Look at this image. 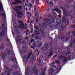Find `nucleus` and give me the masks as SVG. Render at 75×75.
<instances>
[{
  "instance_id": "nucleus-49",
  "label": "nucleus",
  "mask_w": 75,
  "mask_h": 75,
  "mask_svg": "<svg viewBox=\"0 0 75 75\" xmlns=\"http://www.w3.org/2000/svg\"><path fill=\"white\" fill-rule=\"evenodd\" d=\"M69 38V36L67 35L66 37V40H68Z\"/></svg>"
},
{
  "instance_id": "nucleus-19",
  "label": "nucleus",
  "mask_w": 75,
  "mask_h": 75,
  "mask_svg": "<svg viewBox=\"0 0 75 75\" xmlns=\"http://www.w3.org/2000/svg\"><path fill=\"white\" fill-rule=\"evenodd\" d=\"M66 28V26H65V25L62 26L61 27V29H60L61 31H64V30H65Z\"/></svg>"
},
{
  "instance_id": "nucleus-36",
  "label": "nucleus",
  "mask_w": 75,
  "mask_h": 75,
  "mask_svg": "<svg viewBox=\"0 0 75 75\" xmlns=\"http://www.w3.org/2000/svg\"><path fill=\"white\" fill-rule=\"evenodd\" d=\"M18 74H19V72H18V71H14L13 72V74L14 75H18Z\"/></svg>"
},
{
  "instance_id": "nucleus-18",
  "label": "nucleus",
  "mask_w": 75,
  "mask_h": 75,
  "mask_svg": "<svg viewBox=\"0 0 75 75\" xmlns=\"http://www.w3.org/2000/svg\"><path fill=\"white\" fill-rule=\"evenodd\" d=\"M5 35V30H3L2 32L0 34V37H2V36H4Z\"/></svg>"
},
{
  "instance_id": "nucleus-64",
  "label": "nucleus",
  "mask_w": 75,
  "mask_h": 75,
  "mask_svg": "<svg viewBox=\"0 0 75 75\" xmlns=\"http://www.w3.org/2000/svg\"><path fill=\"white\" fill-rule=\"evenodd\" d=\"M71 34V32H68L67 33V34H68L69 35H70V34Z\"/></svg>"
},
{
  "instance_id": "nucleus-46",
  "label": "nucleus",
  "mask_w": 75,
  "mask_h": 75,
  "mask_svg": "<svg viewBox=\"0 0 75 75\" xmlns=\"http://www.w3.org/2000/svg\"><path fill=\"white\" fill-rule=\"evenodd\" d=\"M30 17L29 16H28V23H30Z\"/></svg>"
},
{
  "instance_id": "nucleus-20",
  "label": "nucleus",
  "mask_w": 75,
  "mask_h": 75,
  "mask_svg": "<svg viewBox=\"0 0 75 75\" xmlns=\"http://www.w3.org/2000/svg\"><path fill=\"white\" fill-rule=\"evenodd\" d=\"M66 18H66V17L65 16H63L62 20V23H64L65 21V20H66Z\"/></svg>"
},
{
  "instance_id": "nucleus-40",
  "label": "nucleus",
  "mask_w": 75,
  "mask_h": 75,
  "mask_svg": "<svg viewBox=\"0 0 75 75\" xmlns=\"http://www.w3.org/2000/svg\"><path fill=\"white\" fill-rule=\"evenodd\" d=\"M1 16L2 17V16H3V17H6V14L3 13H2V14L1 13Z\"/></svg>"
},
{
  "instance_id": "nucleus-15",
  "label": "nucleus",
  "mask_w": 75,
  "mask_h": 75,
  "mask_svg": "<svg viewBox=\"0 0 75 75\" xmlns=\"http://www.w3.org/2000/svg\"><path fill=\"white\" fill-rule=\"evenodd\" d=\"M5 51L6 54L7 55H10V50H8L7 49H6L5 50Z\"/></svg>"
},
{
  "instance_id": "nucleus-54",
  "label": "nucleus",
  "mask_w": 75,
  "mask_h": 75,
  "mask_svg": "<svg viewBox=\"0 0 75 75\" xmlns=\"http://www.w3.org/2000/svg\"><path fill=\"white\" fill-rule=\"evenodd\" d=\"M28 33H30V30H27L25 31V33H28Z\"/></svg>"
},
{
  "instance_id": "nucleus-52",
  "label": "nucleus",
  "mask_w": 75,
  "mask_h": 75,
  "mask_svg": "<svg viewBox=\"0 0 75 75\" xmlns=\"http://www.w3.org/2000/svg\"><path fill=\"white\" fill-rule=\"evenodd\" d=\"M59 7H60V9H61L62 10H63V9H65V7H63L62 6H60Z\"/></svg>"
},
{
  "instance_id": "nucleus-24",
  "label": "nucleus",
  "mask_w": 75,
  "mask_h": 75,
  "mask_svg": "<svg viewBox=\"0 0 75 75\" xmlns=\"http://www.w3.org/2000/svg\"><path fill=\"white\" fill-rule=\"evenodd\" d=\"M13 26L16 30H17V29H18V27H17V23H13Z\"/></svg>"
},
{
  "instance_id": "nucleus-50",
  "label": "nucleus",
  "mask_w": 75,
  "mask_h": 75,
  "mask_svg": "<svg viewBox=\"0 0 75 75\" xmlns=\"http://www.w3.org/2000/svg\"><path fill=\"white\" fill-rule=\"evenodd\" d=\"M43 52L45 54H46L48 53V51H47V50H45Z\"/></svg>"
},
{
  "instance_id": "nucleus-14",
  "label": "nucleus",
  "mask_w": 75,
  "mask_h": 75,
  "mask_svg": "<svg viewBox=\"0 0 75 75\" xmlns=\"http://www.w3.org/2000/svg\"><path fill=\"white\" fill-rule=\"evenodd\" d=\"M4 26H5V22L4 21L2 22L1 23V28H3L4 27Z\"/></svg>"
},
{
  "instance_id": "nucleus-59",
  "label": "nucleus",
  "mask_w": 75,
  "mask_h": 75,
  "mask_svg": "<svg viewBox=\"0 0 75 75\" xmlns=\"http://www.w3.org/2000/svg\"><path fill=\"white\" fill-rule=\"evenodd\" d=\"M65 38V36L64 35H63L62 36L61 39H64Z\"/></svg>"
},
{
  "instance_id": "nucleus-43",
  "label": "nucleus",
  "mask_w": 75,
  "mask_h": 75,
  "mask_svg": "<svg viewBox=\"0 0 75 75\" xmlns=\"http://www.w3.org/2000/svg\"><path fill=\"white\" fill-rule=\"evenodd\" d=\"M57 24H58V23H59V21H61V20H60V19H57Z\"/></svg>"
},
{
  "instance_id": "nucleus-44",
  "label": "nucleus",
  "mask_w": 75,
  "mask_h": 75,
  "mask_svg": "<svg viewBox=\"0 0 75 75\" xmlns=\"http://www.w3.org/2000/svg\"><path fill=\"white\" fill-rule=\"evenodd\" d=\"M4 45L3 44L1 45V47H0V49L2 48V49H4Z\"/></svg>"
},
{
  "instance_id": "nucleus-33",
  "label": "nucleus",
  "mask_w": 75,
  "mask_h": 75,
  "mask_svg": "<svg viewBox=\"0 0 75 75\" xmlns=\"http://www.w3.org/2000/svg\"><path fill=\"white\" fill-rule=\"evenodd\" d=\"M53 55V52L52 51L51 53H49V54L48 55V57H52Z\"/></svg>"
},
{
  "instance_id": "nucleus-21",
  "label": "nucleus",
  "mask_w": 75,
  "mask_h": 75,
  "mask_svg": "<svg viewBox=\"0 0 75 75\" xmlns=\"http://www.w3.org/2000/svg\"><path fill=\"white\" fill-rule=\"evenodd\" d=\"M60 48H58L56 49L55 50V53H58V52H59V51H60Z\"/></svg>"
},
{
  "instance_id": "nucleus-60",
  "label": "nucleus",
  "mask_w": 75,
  "mask_h": 75,
  "mask_svg": "<svg viewBox=\"0 0 75 75\" xmlns=\"http://www.w3.org/2000/svg\"><path fill=\"white\" fill-rule=\"evenodd\" d=\"M41 66H43L44 65V63L42 62L41 63Z\"/></svg>"
},
{
  "instance_id": "nucleus-7",
  "label": "nucleus",
  "mask_w": 75,
  "mask_h": 75,
  "mask_svg": "<svg viewBox=\"0 0 75 75\" xmlns=\"http://www.w3.org/2000/svg\"><path fill=\"white\" fill-rule=\"evenodd\" d=\"M13 10L15 11H16V13L17 14H19V15H21V16H23V13H21L20 11H19V9H18L14 8Z\"/></svg>"
},
{
  "instance_id": "nucleus-39",
  "label": "nucleus",
  "mask_w": 75,
  "mask_h": 75,
  "mask_svg": "<svg viewBox=\"0 0 75 75\" xmlns=\"http://www.w3.org/2000/svg\"><path fill=\"white\" fill-rule=\"evenodd\" d=\"M42 45V43H41V44L39 45H38V48H40V47H41Z\"/></svg>"
},
{
  "instance_id": "nucleus-3",
  "label": "nucleus",
  "mask_w": 75,
  "mask_h": 75,
  "mask_svg": "<svg viewBox=\"0 0 75 75\" xmlns=\"http://www.w3.org/2000/svg\"><path fill=\"white\" fill-rule=\"evenodd\" d=\"M70 51H71V49L69 48L67 50V52H68L66 53L67 57V58H68L69 60H70L71 58V52H70Z\"/></svg>"
},
{
  "instance_id": "nucleus-51",
  "label": "nucleus",
  "mask_w": 75,
  "mask_h": 75,
  "mask_svg": "<svg viewBox=\"0 0 75 75\" xmlns=\"http://www.w3.org/2000/svg\"><path fill=\"white\" fill-rule=\"evenodd\" d=\"M73 1H74L73 0H70V1H69L68 2V3L69 4H71V3H72V2H73Z\"/></svg>"
},
{
  "instance_id": "nucleus-22",
  "label": "nucleus",
  "mask_w": 75,
  "mask_h": 75,
  "mask_svg": "<svg viewBox=\"0 0 75 75\" xmlns=\"http://www.w3.org/2000/svg\"><path fill=\"white\" fill-rule=\"evenodd\" d=\"M42 25L45 28H46L47 27V25L46 24V22H44L42 24Z\"/></svg>"
},
{
  "instance_id": "nucleus-55",
  "label": "nucleus",
  "mask_w": 75,
  "mask_h": 75,
  "mask_svg": "<svg viewBox=\"0 0 75 75\" xmlns=\"http://www.w3.org/2000/svg\"><path fill=\"white\" fill-rule=\"evenodd\" d=\"M37 17H38V15H37V13H35V18H37Z\"/></svg>"
},
{
  "instance_id": "nucleus-61",
  "label": "nucleus",
  "mask_w": 75,
  "mask_h": 75,
  "mask_svg": "<svg viewBox=\"0 0 75 75\" xmlns=\"http://www.w3.org/2000/svg\"><path fill=\"white\" fill-rule=\"evenodd\" d=\"M31 48H33V50H35V48H34V47L32 46H31Z\"/></svg>"
},
{
  "instance_id": "nucleus-23",
  "label": "nucleus",
  "mask_w": 75,
  "mask_h": 75,
  "mask_svg": "<svg viewBox=\"0 0 75 75\" xmlns=\"http://www.w3.org/2000/svg\"><path fill=\"white\" fill-rule=\"evenodd\" d=\"M69 23V20L68 19L65 22L66 25H68Z\"/></svg>"
},
{
  "instance_id": "nucleus-6",
  "label": "nucleus",
  "mask_w": 75,
  "mask_h": 75,
  "mask_svg": "<svg viewBox=\"0 0 75 75\" xmlns=\"http://www.w3.org/2000/svg\"><path fill=\"white\" fill-rule=\"evenodd\" d=\"M15 1L12 3V5H17L18 4H22V1L21 0H15Z\"/></svg>"
},
{
  "instance_id": "nucleus-12",
  "label": "nucleus",
  "mask_w": 75,
  "mask_h": 75,
  "mask_svg": "<svg viewBox=\"0 0 75 75\" xmlns=\"http://www.w3.org/2000/svg\"><path fill=\"white\" fill-rule=\"evenodd\" d=\"M27 52V50H21L20 53L21 54H24L26 53Z\"/></svg>"
},
{
  "instance_id": "nucleus-47",
  "label": "nucleus",
  "mask_w": 75,
  "mask_h": 75,
  "mask_svg": "<svg viewBox=\"0 0 75 75\" xmlns=\"http://www.w3.org/2000/svg\"><path fill=\"white\" fill-rule=\"evenodd\" d=\"M35 28L36 30H40V28L38 26L36 25L35 26Z\"/></svg>"
},
{
  "instance_id": "nucleus-30",
  "label": "nucleus",
  "mask_w": 75,
  "mask_h": 75,
  "mask_svg": "<svg viewBox=\"0 0 75 75\" xmlns=\"http://www.w3.org/2000/svg\"><path fill=\"white\" fill-rule=\"evenodd\" d=\"M28 69H29V67H28L25 71V75H27L28 74Z\"/></svg>"
},
{
  "instance_id": "nucleus-42",
  "label": "nucleus",
  "mask_w": 75,
  "mask_h": 75,
  "mask_svg": "<svg viewBox=\"0 0 75 75\" xmlns=\"http://www.w3.org/2000/svg\"><path fill=\"white\" fill-rule=\"evenodd\" d=\"M58 69L57 70V72H59L60 71L59 70H61L62 69V67L60 66H59V68H58Z\"/></svg>"
},
{
  "instance_id": "nucleus-16",
  "label": "nucleus",
  "mask_w": 75,
  "mask_h": 75,
  "mask_svg": "<svg viewBox=\"0 0 75 75\" xmlns=\"http://www.w3.org/2000/svg\"><path fill=\"white\" fill-rule=\"evenodd\" d=\"M64 14L65 15L66 17H69V16H71V13H67L65 12H63Z\"/></svg>"
},
{
  "instance_id": "nucleus-13",
  "label": "nucleus",
  "mask_w": 75,
  "mask_h": 75,
  "mask_svg": "<svg viewBox=\"0 0 75 75\" xmlns=\"http://www.w3.org/2000/svg\"><path fill=\"white\" fill-rule=\"evenodd\" d=\"M17 66L16 65H13L11 67V69L12 70H15V69H17Z\"/></svg>"
},
{
  "instance_id": "nucleus-48",
  "label": "nucleus",
  "mask_w": 75,
  "mask_h": 75,
  "mask_svg": "<svg viewBox=\"0 0 75 75\" xmlns=\"http://www.w3.org/2000/svg\"><path fill=\"white\" fill-rule=\"evenodd\" d=\"M18 22L20 23V24H23V23H24L23 22V21H21L20 20H18Z\"/></svg>"
},
{
  "instance_id": "nucleus-11",
  "label": "nucleus",
  "mask_w": 75,
  "mask_h": 75,
  "mask_svg": "<svg viewBox=\"0 0 75 75\" xmlns=\"http://www.w3.org/2000/svg\"><path fill=\"white\" fill-rule=\"evenodd\" d=\"M54 11H55L57 12V13H59L60 15L61 14V11L58 9V8H56L54 9Z\"/></svg>"
},
{
  "instance_id": "nucleus-53",
  "label": "nucleus",
  "mask_w": 75,
  "mask_h": 75,
  "mask_svg": "<svg viewBox=\"0 0 75 75\" xmlns=\"http://www.w3.org/2000/svg\"><path fill=\"white\" fill-rule=\"evenodd\" d=\"M53 2L52 1H50L49 2V4H50V5H53Z\"/></svg>"
},
{
  "instance_id": "nucleus-10",
  "label": "nucleus",
  "mask_w": 75,
  "mask_h": 75,
  "mask_svg": "<svg viewBox=\"0 0 75 75\" xmlns=\"http://www.w3.org/2000/svg\"><path fill=\"white\" fill-rule=\"evenodd\" d=\"M19 27L21 29H24L25 28V25L24 24V23H22L19 25Z\"/></svg>"
},
{
  "instance_id": "nucleus-1",
  "label": "nucleus",
  "mask_w": 75,
  "mask_h": 75,
  "mask_svg": "<svg viewBox=\"0 0 75 75\" xmlns=\"http://www.w3.org/2000/svg\"><path fill=\"white\" fill-rule=\"evenodd\" d=\"M39 28L40 31L41 33H40L36 30H35L34 31L35 33H34L35 35V36H36V35L38 36L39 35L40 36V37H42L43 38L45 37V36L44 34L45 33L44 32V31L45 30L44 28L41 26H39Z\"/></svg>"
},
{
  "instance_id": "nucleus-28",
  "label": "nucleus",
  "mask_w": 75,
  "mask_h": 75,
  "mask_svg": "<svg viewBox=\"0 0 75 75\" xmlns=\"http://www.w3.org/2000/svg\"><path fill=\"white\" fill-rule=\"evenodd\" d=\"M50 19L52 23H54L55 21V19H54V18H50Z\"/></svg>"
},
{
  "instance_id": "nucleus-57",
  "label": "nucleus",
  "mask_w": 75,
  "mask_h": 75,
  "mask_svg": "<svg viewBox=\"0 0 75 75\" xmlns=\"http://www.w3.org/2000/svg\"><path fill=\"white\" fill-rule=\"evenodd\" d=\"M33 6V5L32 4L30 3L29 5V6H30V8H32V6Z\"/></svg>"
},
{
  "instance_id": "nucleus-31",
  "label": "nucleus",
  "mask_w": 75,
  "mask_h": 75,
  "mask_svg": "<svg viewBox=\"0 0 75 75\" xmlns=\"http://www.w3.org/2000/svg\"><path fill=\"white\" fill-rule=\"evenodd\" d=\"M65 56H63L62 55H61L59 56V59H63V58H64Z\"/></svg>"
},
{
  "instance_id": "nucleus-8",
  "label": "nucleus",
  "mask_w": 75,
  "mask_h": 75,
  "mask_svg": "<svg viewBox=\"0 0 75 75\" xmlns=\"http://www.w3.org/2000/svg\"><path fill=\"white\" fill-rule=\"evenodd\" d=\"M37 66L35 65L33 67V70H35V74H37L38 75V70H37Z\"/></svg>"
},
{
  "instance_id": "nucleus-9",
  "label": "nucleus",
  "mask_w": 75,
  "mask_h": 75,
  "mask_svg": "<svg viewBox=\"0 0 75 75\" xmlns=\"http://www.w3.org/2000/svg\"><path fill=\"white\" fill-rule=\"evenodd\" d=\"M39 72L40 75H45V71L42 70H40L39 71Z\"/></svg>"
},
{
  "instance_id": "nucleus-58",
  "label": "nucleus",
  "mask_w": 75,
  "mask_h": 75,
  "mask_svg": "<svg viewBox=\"0 0 75 75\" xmlns=\"http://www.w3.org/2000/svg\"><path fill=\"white\" fill-rule=\"evenodd\" d=\"M27 55L24 56L23 57V59H25V58L26 57H27Z\"/></svg>"
},
{
  "instance_id": "nucleus-63",
  "label": "nucleus",
  "mask_w": 75,
  "mask_h": 75,
  "mask_svg": "<svg viewBox=\"0 0 75 75\" xmlns=\"http://www.w3.org/2000/svg\"><path fill=\"white\" fill-rule=\"evenodd\" d=\"M72 28H75V25H72Z\"/></svg>"
},
{
  "instance_id": "nucleus-17",
  "label": "nucleus",
  "mask_w": 75,
  "mask_h": 75,
  "mask_svg": "<svg viewBox=\"0 0 75 75\" xmlns=\"http://www.w3.org/2000/svg\"><path fill=\"white\" fill-rule=\"evenodd\" d=\"M39 63L38 64V66H40L41 65V63L42 62V60L41 59V58H39L38 60Z\"/></svg>"
},
{
  "instance_id": "nucleus-41",
  "label": "nucleus",
  "mask_w": 75,
  "mask_h": 75,
  "mask_svg": "<svg viewBox=\"0 0 75 75\" xmlns=\"http://www.w3.org/2000/svg\"><path fill=\"white\" fill-rule=\"evenodd\" d=\"M5 68L6 71H8V72H9V69H8L7 66H6Z\"/></svg>"
},
{
  "instance_id": "nucleus-45",
  "label": "nucleus",
  "mask_w": 75,
  "mask_h": 75,
  "mask_svg": "<svg viewBox=\"0 0 75 75\" xmlns=\"http://www.w3.org/2000/svg\"><path fill=\"white\" fill-rule=\"evenodd\" d=\"M56 63H57V64H61V63H60V62L58 60H57L56 61Z\"/></svg>"
},
{
  "instance_id": "nucleus-37",
  "label": "nucleus",
  "mask_w": 75,
  "mask_h": 75,
  "mask_svg": "<svg viewBox=\"0 0 75 75\" xmlns=\"http://www.w3.org/2000/svg\"><path fill=\"white\" fill-rule=\"evenodd\" d=\"M6 40V41L7 42H10V40L8 38H5Z\"/></svg>"
},
{
  "instance_id": "nucleus-56",
  "label": "nucleus",
  "mask_w": 75,
  "mask_h": 75,
  "mask_svg": "<svg viewBox=\"0 0 75 75\" xmlns=\"http://www.w3.org/2000/svg\"><path fill=\"white\" fill-rule=\"evenodd\" d=\"M67 6H66V7H67V8H69L70 7H71V6L68 4H67Z\"/></svg>"
},
{
  "instance_id": "nucleus-62",
  "label": "nucleus",
  "mask_w": 75,
  "mask_h": 75,
  "mask_svg": "<svg viewBox=\"0 0 75 75\" xmlns=\"http://www.w3.org/2000/svg\"><path fill=\"white\" fill-rule=\"evenodd\" d=\"M63 14H64V12H65V11H66V10L65 9H63Z\"/></svg>"
},
{
  "instance_id": "nucleus-35",
  "label": "nucleus",
  "mask_w": 75,
  "mask_h": 75,
  "mask_svg": "<svg viewBox=\"0 0 75 75\" xmlns=\"http://www.w3.org/2000/svg\"><path fill=\"white\" fill-rule=\"evenodd\" d=\"M32 55V52H30V54L28 55V56L26 58V59H28L29 58L31 59L30 58V57Z\"/></svg>"
},
{
  "instance_id": "nucleus-25",
  "label": "nucleus",
  "mask_w": 75,
  "mask_h": 75,
  "mask_svg": "<svg viewBox=\"0 0 75 75\" xmlns=\"http://www.w3.org/2000/svg\"><path fill=\"white\" fill-rule=\"evenodd\" d=\"M15 8H19L21 10H22V6H16L15 7Z\"/></svg>"
},
{
  "instance_id": "nucleus-27",
  "label": "nucleus",
  "mask_w": 75,
  "mask_h": 75,
  "mask_svg": "<svg viewBox=\"0 0 75 75\" xmlns=\"http://www.w3.org/2000/svg\"><path fill=\"white\" fill-rule=\"evenodd\" d=\"M73 44H74V42H72L70 43V45L68 46L67 47H65V48H68V47H72V46H73Z\"/></svg>"
},
{
  "instance_id": "nucleus-2",
  "label": "nucleus",
  "mask_w": 75,
  "mask_h": 75,
  "mask_svg": "<svg viewBox=\"0 0 75 75\" xmlns=\"http://www.w3.org/2000/svg\"><path fill=\"white\" fill-rule=\"evenodd\" d=\"M57 69V67L55 65H53L52 67V69H50L49 71V75H52V74H53L54 72V71H56Z\"/></svg>"
},
{
  "instance_id": "nucleus-32",
  "label": "nucleus",
  "mask_w": 75,
  "mask_h": 75,
  "mask_svg": "<svg viewBox=\"0 0 75 75\" xmlns=\"http://www.w3.org/2000/svg\"><path fill=\"white\" fill-rule=\"evenodd\" d=\"M49 45L48 44H46L43 46V48H46L48 46V45Z\"/></svg>"
},
{
  "instance_id": "nucleus-26",
  "label": "nucleus",
  "mask_w": 75,
  "mask_h": 75,
  "mask_svg": "<svg viewBox=\"0 0 75 75\" xmlns=\"http://www.w3.org/2000/svg\"><path fill=\"white\" fill-rule=\"evenodd\" d=\"M64 58V59H63V61L64 62H66L68 61V59H67V57L65 56Z\"/></svg>"
},
{
  "instance_id": "nucleus-5",
  "label": "nucleus",
  "mask_w": 75,
  "mask_h": 75,
  "mask_svg": "<svg viewBox=\"0 0 75 75\" xmlns=\"http://www.w3.org/2000/svg\"><path fill=\"white\" fill-rule=\"evenodd\" d=\"M20 37V35L17 36L16 40L18 41V40H18L19 43H21L22 44L24 43V40L23 39H22V38L19 39Z\"/></svg>"
},
{
  "instance_id": "nucleus-34",
  "label": "nucleus",
  "mask_w": 75,
  "mask_h": 75,
  "mask_svg": "<svg viewBox=\"0 0 75 75\" xmlns=\"http://www.w3.org/2000/svg\"><path fill=\"white\" fill-rule=\"evenodd\" d=\"M15 16L16 17L17 16L18 18H23V17H22V16L19 15H15Z\"/></svg>"
},
{
  "instance_id": "nucleus-29",
  "label": "nucleus",
  "mask_w": 75,
  "mask_h": 75,
  "mask_svg": "<svg viewBox=\"0 0 75 75\" xmlns=\"http://www.w3.org/2000/svg\"><path fill=\"white\" fill-rule=\"evenodd\" d=\"M35 40H41V38L38 36H36L35 37Z\"/></svg>"
},
{
  "instance_id": "nucleus-38",
  "label": "nucleus",
  "mask_w": 75,
  "mask_h": 75,
  "mask_svg": "<svg viewBox=\"0 0 75 75\" xmlns=\"http://www.w3.org/2000/svg\"><path fill=\"white\" fill-rule=\"evenodd\" d=\"M1 55L2 56L3 59H5V56H4V54H3V53H2Z\"/></svg>"
},
{
  "instance_id": "nucleus-4",
  "label": "nucleus",
  "mask_w": 75,
  "mask_h": 75,
  "mask_svg": "<svg viewBox=\"0 0 75 75\" xmlns=\"http://www.w3.org/2000/svg\"><path fill=\"white\" fill-rule=\"evenodd\" d=\"M44 21H45L47 22V24L48 25L50 26V27L51 28H52V25L51 24V22L50 19L48 18L44 20Z\"/></svg>"
}]
</instances>
